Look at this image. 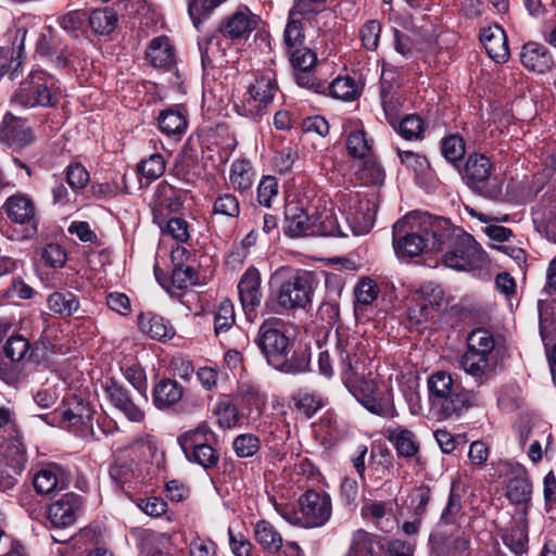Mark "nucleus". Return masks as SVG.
Instances as JSON below:
<instances>
[{"mask_svg":"<svg viewBox=\"0 0 556 556\" xmlns=\"http://www.w3.org/2000/svg\"><path fill=\"white\" fill-rule=\"evenodd\" d=\"M199 49L204 70L214 67L216 63L224 60L225 49L222 47V38L218 35H213L203 42H199Z\"/></svg>","mask_w":556,"mask_h":556,"instance_id":"41","label":"nucleus"},{"mask_svg":"<svg viewBox=\"0 0 556 556\" xmlns=\"http://www.w3.org/2000/svg\"><path fill=\"white\" fill-rule=\"evenodd\" d=\"M254 539L268 553H277L283 546L281 534L267 520L256 522L254 527Z\"/></svg>","mask_w":556,"mask_h":556,"instance_id":"34","label":"nucleus"},{"mask_svg":"<svg viewBox=\"0 0 556 556\" xmlns=\"http://www.w3.org/2000/svg\"><path fill=\"white\" fill-rule=\"evenodd\" d=\"M214 441H216V434L206 422H201L194 429L188 430L177 438L184 454Z\"/></svg>","mask_w":556,"mask_h":556,"instance_id":"30","label":"nucleus"},{"mask_svg":"<svg viewBox=\"0 0 556 556\" xmlns=\"http://www.w3.org/2000/svg\"><path fill=\"white\" fill-rule=\"evenodd\" d=\"M286 324L280 318H268L260 326L254 340L269 366L283 374L298 375L308 369L309 361L293 351L286 333Z\"/></svg>","mask_w":556,"mask_h":556,"instance_id":"2","label":"nucleus"},{"mask_svg":"<svg viewBox=\"0 0 556 556\" xmlns=\"http://www.w3.org/2000/svg\"><path fill=\"white\" fill-rule=\"evenodd\" d=\"M261 447V441L257 435L252 433H243L232 441V448L240 458L252 457Z\"/></svg>","mask_w":556,"mask_h":556,"instance_id":"51","label":"nucleus"},{"mask_svg":"<svg viewBox=\"0 0 556 556\" xmlns=\"http://www.w3.org/2000/svg\"><path fill=\"white\" fill-rule=\"evenodd\" d=\"M506 497L511 504L521 506L523 514H527L532 498V483L525 469L517 470L508 480Z\"/></svg>","mask_w":556,"mask_h":556,"instance_id":"23","label":"nucleus"},{"mask_svg":"<svg viewBox=\"0 0 556 556\" xmlns=\"http://www.w3.org/2000/svg\"><path fill=\"white\" fill-rule=\"evenodd\" d=\"M238 395L247 405L256 408L262 407L266 401L260 388L252 382H241L238 387Z\"/></svg>","mask_w":556,"mask_h":556,"instance_id":"64","label":"nucleus"},{"mask_svg":"<svg viewBox=\"0 0 556 556\" xmlns=\"http://www.w3.org/2000/svg\"><path fill=\"white\" fill-rule=\"evenodd\" d=\"M219 3L220 0H191L188 5V12L193 25L199 28L202 18L208 16Z\"/></svg>","mask_w":556,"mask_h":556,"instance_id":"61","label":"nucleus"},{"mask_svg":"<svg viewBox=\"0 0 556 556\" xmlns=\"http://www.w3.org/2000/svg\"><path fill=\"white\" fill-rule=\"evenodd\" d=\"M462 369L480 383L489 379L496 368L495 338L485 328H476L467 337V349L460 356Z\"/></svg>","mask_w":556,"mask_h":556,"instance_id":"6","label":"nucleus"},{"mask_svg":"<svg viewBox=\"0 0 556 556\" xmlns=\"http://www.w3.org/2000/svg\"><path fill=\"white\" fill-rule=\"evenodd\" d=\"M61 94L59 80L46 71L36 70L21 81L11 102L24 108H53L59 103Z\"/></svg>","mask_w":556,"mask_h":556,"instance_id":"7","label":"nucleus"},{"mask_svg":"<svg viewBox=\"0 0 556 556\" xmlns=\"http://www.w3.org/2000/svg\"><path fill=\"white\" fill-rule=\"evenodd\" d=\"M386 174L381 165L374 159L365 160L356 172V178L363 185H381Z\"/></svg>","mask_w":556,"mask_h":556,"instance_id":"43","label":"nucleus"},{"mask_svg":"<svg viewBox=\"0 0 556 556\" xmlns=\"http://www.w3.org/2000/svg\"><path fill=\"white\" fill-rule=\"evenodd\" d=\"M353 396L371 414L392 418L395 415L393 393L391 389L381 392L371 372L345 382Z\"/></svg>","mask_w":556,"mask_h":556,"instance_id":"8","label":"nucleus"},{"mask_svg":"<svg viewBox=\"0 0 556 556\" xmlns=\"http://www.w3.org/2000/svg\"><path fill=\"white\" fill-rule=\"evenodd\" d=\"M29 342L24 337L11 336L3 348L4 354L12 362L22 361L29 350Z\"/></svg>","mask_w":556,"mask_h":556,"instance_id":"60","label":"nucleus"},{"mask_svg":"<svg viewBox=\"0 0 556 556\" xmlns=\"http://www.w3.org/2000/svg\"><path fill=\"white\" fill-rule=\"evenodd\" d=\"M278 195V181L274 176H265L257 187V201L261 205L270 207Z\"/></svg>","mask_w":556,"mask_h":556,"instance_id":"63","label":"nucleus"},{"mask_svg":"<svg viewBox=\"0 0 556 556\" xmlns=\"http://www.w3.org/2000/svg\"><path fill=\"white\" fill-rule=\"evenodd\" d=\"M134 471V460L127 455V451H118L114 455V462L110 467V476L117 483L123 484Z\"/></svg>","mask_w":556,"mask_h":556,"instance_id":"46","label":"nucleus"},{"mask_svg":"<svg viewBox=\"0 0 556 556\" xmlns=\"http://www.w3.org/2000/svg\"><path fill=\"white\" fill-rule=\"evenodd\" d=\"M166 168L164 157L160 153L151 154L138 164V172L149 180L160 178Z\"/></svg>","mask_w":556,"mask_h":556,"instance_id":"53","label":"nucleus"},{"mask_svg":"<svg viewBox=\"0 0 556 556\" xmlns=\"http://www.w3.org/2000/svg\"><path fill=\"white\" fill-rule=\"evenodd\" d=\"M257 25V18L248 9L238 10L220 25L219 31L228 38L239 39L252 33Z\"/></svg>","mask_w":556,"mask_h":556,"instance_id":"26","label":"nucleus"},{"mask_svg":"<svg viewBox=\"0 0 556 556\" xmlns=\"http://www.w3.org/2000/svg\"><path fill=\"white\" fill-rule=\"evenodd\" d=\"M118 17L111 8L96 9L88 13V24L98 35H110L117 25Z\"/></svg>","mask_w":556,"mask_h":556,"instance_id":"37","label":"nucleus"},{"mask_svg":"<svg viewBox=\"0 0 556 556\" xmlns=\"http://www.w3.org/2000/svg\"><path fill=\"white\" fill-rule=\"evenodd\" d=\"M433 312L434 309L430 307L429 303L415 299L408 306L406 313L409 327L413 328L426 325L433 318Z\"/></svg>","mask_w":556,"mask_h":556,"instance_id":"48","label":"nucleus"},{"mask_svg":"<svg viewBox=\"0 0 556 556\" xmlns=\"http://www.w3.org/2000/svg\"><path fill=\"white\" fill-rule=\"evenodd\" d=\"M429 543L434 556H471L470 541L465 536L456 538L450 543L447 535L434 530L430 534Z\"/></svg>","mask_w":556,"mask_h":556,"instance_id":"22","label":"nucleus"},{"mask_svg":"<svg viewBox=\"0 0 556 556\" xmlns=\"http://www.w3.org/2000/svg\"><path fill=\"white\" fill-rule=\"evenodd\" d=\"M277 89L276 81L270 77L261 76L256 78L244 96L243 115L256 118L266 114Z\"/></svg>","mask_w":556,"mask_h":556,"instance_id":"11","label":"nucleus"},{"mask_svg":"<svg viewBox=\"0 0 556 556\" xmlns=\"http://www.w3.org/2000/svg\"><path fill=\"white\" fill-rule=\"evenodd\" d=\"M270 283L276 288V302H265L268 314L277 313V307L285 311L305 308L311 304L317 286L313 271L291 266L277 268L270 276Z\"/></svg>","mask_w":556,"mask_h":556,"instance_id":"3","label":"nucleus"},{"mask_svg":"<svg viewBox=\"0 0 556 556\" xmlns=\"http://www.w3.org/2000/svg\"><path fill=\"white\" fill-rule=\"evenodd\" d=\"M213 213L230 218L238 217L240 204L237 197L231 193L219 194L214 202Z\"/></svg>","mask_w":556,"mask_h":556,"instance_id":"56","label":"nucleus"},{"mask_svg":"<svg viewBox=\"0 0 556 556\" xmlns=\"http://www.w3.org/2000/svg\"><path fill=\"white\" fill-rule=\"evenodd\" d=\"M26 466L25 451L18 441L7 444L0 459V491L11 490Z\"/></svg>","mask_w":556,"mask_h":556,"instance_id":"14","label":"nucleus"},{"mask_svg":"<svg viewBox=\"0 0 556 556\" xmlns=\"http://www.w3.org/2000/svg\"><path fill=\"white\" fill-rule=\"evenodd\" d=\"M254 172L251 163L245 160H237L231 164L229 181L233 189L244 192L253 185Z\"/></svg>","mask_w":556,"mask_h":556,"instance_id":"39","label":"nucleus"},{"mask_svg":"<svg viewBox=\"0 0 556 556\" xmlns=\"http://www.w3.org/2000/svg\"><path fill=\"white\" fill-rule=\"evenodd\" d=\"M431 410L438 419L458 418L464 412L478 405V396L467 391L452 375L439 370L433 372L427 382Z\"/></svg>","mask_w":556,"mask_h":556,"instance_id":"4","label":"nucleus"},{"mask_svg":"<svg viewBox=\"0 0 556 556\" xmlns=\"http://www.w3.org/2000/svg\"><path fill=\"white\" fill-rule=\"evenodd\" d=\"M378 287L374 280L363 278L354 289L356 307L371 304L378 296Z\"/></svg>","mask_w":556,"mask_h":556,"instance_id":"58","label":"nucleus"},{"mask_svg":"<svg viewBox=\"0 0 556 556\" xmlns=\"http://www.w3.org/2000/svg\"><path fill=\"white\" fill-rule=\"evenodd\" d=\"M336 353L340 359L344 383L368 374L366 363L369 358L364 354L357 342L339 338Z\"/></svg>","mask_w":556,"mask_h":556,"instance_id":"12","label":"nucleus"},{"mask_svg":"<svg viewBox=\"0 0 556 556\" xmlns=\"http://www.w3.org/2000/svg\"><path fill=\"white\" fill-rule=\"evenodd\" d=\"M139 325L152 339L163 341L172 339L175 336L174 327L162 316H141Z\"/></svg>","mask_w":556,"mask_h":556,"instance_id":"38","label":"nucleus"},{"mask_svg":"<svg viewBox=\"0 0 556 556\" xmlns=\"http://www.w3.org/2000/svg\"><path fill=\"white\" fill-rule=\"evenodd\" d=\"M3 210L10 220L21 225H30L33 232H36V208L29 197L22 193L11 195L4 202Z\"/></svg>","mask_w":556,"mask_h":556,"instance_id":"19","label":"nucleus"},{"mask_svg":"<svg viewBox=\"0 0 556 556\" xmlns=\"http://www.w3.org/2000/svg\"><path fill=\"white\" fill-rule=\"evenodd\" d=\"M462 510V497L455 493L453 489L450 492L447 504L444 507L440 520L437 525V529L441 531V527L444 525H454Z\"/></svg>","mask_w":556,"mask_h":556,"instance_id":"57","label":"nucleus"},{"mask_svg":"<svg viewBox=\"0 0 556 556\" xmlns=\"http://www.w3.org/2000/svg\"><path fill=\"white\" fill-rule=\"evenodd\" d=\"M214 413L222 428L230 429L240 422V414L237 406L228 401L218 402Z\"/></svg>","mask_w":556,"mask_h":556,"instance_id":"54","label":"nucleus"},{"mask_svg":"<svg viewBox=\"0 0 556 556\" xmlns=\"http://www.w3.org/2000/svg\"><path fill=\"white\" fill-rule=\"evenodd\" d=\"M48 308L59 317L67 318L79 309L78 298L70 292H53L47 300Z\"/></svg>","mask_w":556,"mask_h":556,"instance_id":"35","label":"nucleus"},{"mask_svg":"<svg viewBox=\"0 0 556 556\" xmlns=\"http://www.w3.org/2000/svg\"><path fill=\"white\" fill-rule=\"evenodd\" d=\"M105 392L111 404L131 422H142L146 417L143 406L148 403L147 394L131 393L126 387L111 380Z\"/></svg>","mask_w":556,"mask_h":556,"instance_id":"10","label":"nucleus"},{"mask_svg":"<svg viewBox=\"0 0 556 556\" xmlns=\"http://www.w3.org/2000/svg\"><path fill=\"white\" fill-rule=\"evenodd\" d=\"M480 41L488 55L496 63L504 64L509 59V47L506 33L498 25L488 26L480 30Z\"/></svg>","mask_w":556,"mask_h":556,"instance_id":"18","label":"nucleus"},{"mask_svg":"<svg viewBox=\"0 0 556 556\" xmlns=\"http://www.w3.org/2000/svg\"><path fill=\"white\" fill-rule=\"evenodd\" d=\"M520 62L529 71L543 74L548 72L553 64V58L548 49L538 42L525 43L520 51Z\"/></svg>","mask_w":556,"mask_h":556,"instance_id":"21","label":"nucleus"},{"mask_svg":"<svg viewBox=\"0 0 556 556\" xmlns=\"http://www.w3.org/2000/svg\"><path fill=\"white\" fill-rule=\"evenodd\" d=\"M0 141L13 151H21L35 141L26 118L8 112L0 124Z\"/></svg>","mask_w":556,"mask_h":556,"instance_id":"15","label":"nucleus"},{"mask_svg":"<svg viewBox=\"0 0 556 556\" xmlns=\"http://www.w3.org/2000/svg\"><path fill=\"white\" fill-rule=\"evenodd\" d=\"M146 55L154 67H169L174 63V50L165 36L152 39Z\"/></svg>","mask_w":556,"mask_h":556,"instance_id":"33","label":"nucleus"},{"mask_svg":"<svg viewBox=\"0 0 556 556\" xmlns=\"http://www.w3.org/2000/svg\"><path fill=\"white\" fill-rule=\"evenodd\" d=\"M170 282L178 289H187L198 282V273L191 266H175L170 276Z\"/></svg>","mask_w":556,"mask_h":556,"instance_id":"62","label":"nucleus"},{"mask_svg":"<svg viewBox=\"0 0 556 556\" xmlns=\"http://www.w3.org/2000/svg\"><path fill=\"white\" fill-rule=\"evenodd\" d=\"M157 122L160 130L167 136H181L188 126L186 112L179 108L162 111Z\"/></svg>","mask_w":556,"mask_h":556,"instance_id":"32","label":"nucleus"},{"mask_svg":"<svg viewBox=\"0 0 556 556\" xmlns=\"http://www.w3.org/2000/svg\"><path fill=\"white\" fill-rule=\"evenodd\" d=\"M426 227L435 238L431 245L432 250L439 252L447 249L444 254L446 266L464 270L480 267L485 263L486 255L475 238L454 226L450 219L443 217V220H434Z\"/></svg>","mask_w":556,"mask_h":556,"instance_id":"1","label":"nucleus"},{"mask_svg":"<svg viewBox=\"0 0 556 556\" xmlns=\"http://www.w3.org/2000/svg\"><path fill=\"white\" fill-rule=\"evenodd\" d=\"M213 443H207L185 454L190 463L200 465L205 470L215 468L219 463V453L213 447Z\"/></svg>","mask_w":556,"mask_h":556,"instance_id":"42","label":"nucleus"},{"mask_svg":"<svg viewBox=\"0 0 556 556\" xmlns=\"http://www.w3.org/2000/svg\"><path fill=\"white\" fill-rule=\"evenodd\" d=\"M354 212H350L346 218L354 235H365L370 231L376 217V205L369 200L356 198Z\"/></svg>","mask_w":556,"mask_h":556,"instance_id":"27","label":"nucleus"},{"mask_svg":"<svg viewBox=\"0 0 556 556\" xmlns=\"http://www.w3.org/2000/svg\"><path fill=\"white\" fill-rule=\"evenodd\" d=\"M372 141L367 138L365 130L352 131L346 138L349 155L357 159H365L371 152Z\"/></svg>","mask_w":556,"mask_h":556,"instance_id":"44","label":"nucleus"},{"mask_svg":"<svg viewBox=\"0 0 556 556\" xmlns=\"http://www.w3.org/2000/svg\"><path fill=\"white\" fill-rule=\"evenodd\" d=\"M313 236H346L338 224L333 207H327L325 203H320V200H318V203L313 207Z\"/></svg>","mask_w":556,"mask_h":556,"instance_id":"25","label":"nucleus"},{"mask_svg":"<svg viewBox=\"0 0 556 556\" xmlns=\"http://www.w3.org/2000/svg\"><path fill=\"white\" fill-rule=\"evenodd\" d=\"M58 413L64 424L75 429L86 427L92 417L89 404L77 395H72L64 400Z\"/></svg>","mask_w":556,"mask_h":556,"instance_id":"20","label":"nucleus"},{"mask_svg":"<svg viewBox=\"0 0 556 556\" xmlns=\"http://www.w3.org/2000/svg\"><path fill=\"white\" fill-rule=\"evenodd\" d=\"M173 175L191 185L200 177L198 157L192 150H184L177 155L173 167Z\"/></svg>","mask_w":556,"mask_h":556,"instance_id":"31","label":"nucleus"},{"mask_svg":"<svg viewBox=\"0 0 556 556\" xmlns=\"http://www.w3.org/2000/svg\"><path fill=\"white\" fill-rule=\"evenodd\" d=\"M503 543L516 556H522L528 551V533L523 527H513L503 536Z\"/></svg>","mask_w":556,"mask_h":556,"instance_id":"45","label":"nucleus"},{"mask_svg":"<svg viewBox=\"0 0 556 556\" xmlns=\"http://www.w3.org/2000/svg\"><path fill=\"white\" fill-rule=\"evenodd\" d=\"M261 282L260 271L251 266L244 271L238 283L239 299L250 321H253L256 317V307L260 306L263 298Z\"/></svg>","mask_w":556,"mask_h":556,"instance_id":"16","label":"nucleus"},{"mask_svg":"<svg viewBox=\"0 0 556 556\" xmlns=\"http://www.w3.org/2000/svg\"><path fill=\"white\" fill-rule=\"evenodd\" d=\"M300 506L306 528L321 527L331 516V500L326 493L308 490L300 497Z\"/></svg>","mask_w":556,"mask_h":556,"instance_id":"13","label":"nucleus"},{"mask_svg":"<svg viewBox=\"0 0 556 556\" xmlns=\"http://www.w3.org/2000/svg\"><path fill=\"white\" fill-rule=\"evenodd\" d=\"M404 139L417 140L421 138L425 129L424 121L420 116L410 114L401 119L393 127Z\"/></svg>","mask_w":556,"mask_h":556,"instance_id":"47","label":"nucleus"},{"mask_svg":"<svg viewBox=\"0 0 556 556\" xmlns=\"http://www.w3.org/2000/svg\"><path fill=\"white\" fill-rule=\"evenodd\" d=\"M235 320L236 315L232 302L228 299L223 300L218 305L214 318V328L216 334H219L222 331L229 330L235 324Z\"/></svg>","mask_w":556,"mask_h":556,"instance_id":"52","label":"nucleus"},{"mask_svg":"<svg viewBox=\"0 0 556 556\" xmlns=\"http://www.w3.org/2000/svg\"><path fill=\"white\" fill-rule=\"evenodd\" d=\"M327 89L333 98L341 100H354L358 94V88L355 80L349 76L336 78Z\"/></svg>","mask_w":556,"mask_h":556,"instance_id":"49","label":"nucleus"},{"mask_svg":"<svg viewBox=\"0 0 556 556\" xmlns=\"http://www.w3.org/2000/svg\"><path fill=\"white\" fill-rule=\"evenodd\" d=\"M296 14H292V9L290 10L289 22L285 29V43L288 47L289 51L299 46H302L304 41V31L302 23L295 20Z\"/></svg>","mask_w":556,"mask_h":556,"instance_id":"59","label":"nucleus"},{"mask_svg":"<svg viewBox=\"0 0 556 556\" xmlns=\"http://www.w3.org/2000/svg\"><path fill=\"white\" fill-rule=\"evenodd\" d=\"M33 484L37 493L49 494L58 489L62 490L65 486V481L60 477L58 467L49 466L35 473Z\"/></svg>","mask_w":556,"mask_h":556,"instance_id":"36","label":"nucleus"},{"mask_svg":"<svg viewBox=\"0 0 556 556\" xmlns=\"http://www.w3.org/2000/svg\"><path fill=\"white\" fill-rule=\"evenodd\" d=\"M27 29L25 26H17L13 40V46L17 47L16 58L13 56V50L10 48H0V77L7 73L11 75L22 65V52L24 49Z\"/></svg>","mask_w":556,"mask_h":556,"instance_id":"29","label":"nucleus"},{"mask_svg":"<svg viewBox=\"0 0 556 556\" xmlns=\"http://www.w3.org/2000/svg\"><path fill=\"white\" fill-rule=\"evenodd\" d=\"M153 403L160 409L174 407L184 395V388L168 378L161 379L153 388Z\"/></svg>","mask_w":556,"mask_h":556,"instance_id":"28","label":"nucleus"},{"mask_svg":"<svg viewBox=\"0 0 556 556\" xmlns=\"http://www.w3.org/2000/svg\"><path fill=\"white\" fill-rule=\"evenodd\" d=\"M443 220V217L429 214L406 215L399 219L392 229L393 247L397 256L414 257L422 252H434L431 248L432 232L428 231V224Z\"/></svg>","mask_w":556,"mask_h":556,"instance_id":"5","label":"nucleus"},{"mask_svg":"<svg viewBox=\"0 0 556 556\" xmlns=\"http://www.w3.org/2000/svg\"><path fill=\"white\" fill-rule=\"evenodd\" d=\"M394 445L399 455L406 458L415 456L419 451L415 434L407 429L401 430L395 435Z\"/></svg>","mask_w":556,"mask_h":556,"instance_id":"55","label":"nucleus"},{"mask_svg":"<svg viewBox=\"0 0 556 556\" xmlns=\"http://www.w3.org/2000/svg\"><path fill=\"white\" fill-rule=\"evenodd\" d=\"M286 229L285 233L290 238L313 236V212H306L298 204H291L286 208Z\"/></svg>","mask_w":556,"mask_h":556,"instance_id":"24","label":"nucleus"},{"mask_svg":"<svg viewBox=\"0 0 556 556\" xmlns=\"http://www.w3.org/2000/svg\"><path fill=\"white\" fill-rule=\"evenodd\" d=\"M493 170L494 165L488 156L472 153L465 163L462 177L473 192L484 198L496 199L502 193V187L493 176Z\"/></svg>","mask_w":556,"mask_h":556,"instance_id":"9","label":"nucleus"},{"mask_svg":"<svg viewBox=\"0 0 556 556\" xmlns=\"http://www.w3.org/2000/svg\"><path fill=\"white\" fill-rule=\"evenodd\" d=\"M292 401L296 412L304 415L306 418H312L325 406L324 399L320 394L307 390H299L292 396Z\"/></svg>","mask_w":556,"mask_h":556,"instance_id":"40","label":"nucleus"},{"mask_svg":"<svg viewBox=\"0 0 556 556\" xmlns=\"http://www.w3.org/2000/svg\"><path fill=\"white\" fill-rule=\"evenodd\" d=\"M83 500L75 493H66L48 506L47 517L53 528H68L77 518Z\"/></svg>","mask_w":556,"mask_h":556,"instance_id":"17","label":"nucleus"},{"mask_svg":"<svg viewBox=\"0 0 556 556\" xmlns=\"http://www.w3.org/2000/svg\"><path fill=\"white\" fill-rule=\"evenodd\" d=\"M441 151L443 156L455 164L460 161L465 153V141L459 135H451L442 139Z\"/></svg>","mask_w":556,"mask_h":556,"instance_id":"50","label":"nucleus"}]
</instances>
